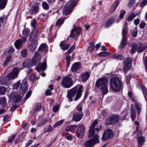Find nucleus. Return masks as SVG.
Masks as SVG:
<instances>
[{
    "instance_id": "nucleus-1",
    "label": "nucleus",
    "mask_w": 147,
    "mask_h": 147,
    "mask_svg": "<svg viewBox=\"0 0 147 147\" xmlns=\"http://www.w3.org/2000/svg\"><path fill=\"white\" fill-rule=\"evenodd\" d=\"M84 87L82 85L78 84L70 89L67 94V97L69 102L78 100L81 97Z\"/></svg>"
},
{
    "instance_id": "nucleus-2",
    "label": "nucleus",
    "mask_w": 147,
    "mask_h": 147,
    "mask_svg": "<svg viewBox=\"0 0 147 147\" xmlns=\"http://www.w3.org/2000/svg\"><path fill=\"white\" fill-rule=\"evenodd\" d=\"M41 59L40 54L39 53L38 51H36L35 52L31 61V63L33 65H37L36 68V69L38 71H40L42 70H45L47 68L46 62L45 61L41 63Z\"/></svg>"
},
{
    "instance_id": "nucleus-3",
    "label": "nucleus",
    "mask_w": 147,
    "mask_h": 147,
    "mask_svg": "<svg viewBox=\"0 0 147 147\" xmlns=\"http://www.w3.org/2000/svg\"><path fill=\"white\" fill-rule=\"evenodd\" d=\"M108 79L105 76L99 78L96 82L95 86L98 88L100 87V90L103 95L108 92Z\"/></svg>"
},
{
    "instance_id": "nucleus-4",
    "label": "nucleus",
    "mask_w": 147,
    "mask_h": 147,
    "mask_svg": "<svg viewBox=\"0 0 147 147\" xmlns=\"http://www.w3.org/2000/svg\"><path fill=\"white\" fill-rule=\"evenodd\" d=\"M110 87L113 91L117 92L123 89V85L121 79L117 77H113L110 80Z\"/></svg>"
},
{
    "instance_id": "nucleus-5",
    "label": "nucleus",
    "mask_w": 147,
    "mask_h": 147,
    "mask_svg": "<svg viewBox=\"0 0 147 147\" xmlns=\"http://www.w3.org/2000/svg\"><path fill=\"white\" fill-rule=\"evenodd\" d=\"M31 26L33 29L29 36V41L30 42L37 40L36 39L38 33L39 29V24L37 23V21L34 18L31 20Z\"/></svg>"
},
{
    "instance_id": "nucleus-6",
    "label": "nucleus",
    "mask_w": 147,
    "mask_h": 147,
    "mask_svg": "<svg viewBox=\"0 0 147 147\" xmlns=\"http://www.w3.org/2000/svg\"><path fill=\"white\" fill-rule=\"evenodd\" d=\"M121 119L120 116L114 114L109 117L106 121L107 125H114L118 123Z\"/></svg>"
},
{
    "instance_id": "nucleus-7",
    "label": "nucleus",
    "mask_w": 147,
    "mask_h": 147,
    "mask_svg": "<svg viewBox=\"0 0 147 147\" xmlns=\"http://www.w3.org/2000/svg\"><path fill=\"white\" fill-rule=\"evenodd\" d=\"M99 142V136L96 134L92 138L86 141L84 146L85 147H94L96 144Z\"/></svg>"
},
{
    "instance_id": "nucleus-8",
    "label": "nucleus",
    "mask_w": 147,
    "mask_h": 147,
    "mask_svg": "<svg viewBox=\"0 0 147 147\" xmlns=\"http://www.w3.org/2000/svg\"><path fill=\"white\" fill-rule=\"evenodd\" d=\"M114 133L111 129L105 130L103 134L101 140L104 142L111 140L114 137Z\"/></svg>"
},
{
    "instance_id": "nucleus-9",
    "label": "nucleus",
    "mask_w": 147,
    "mask_h": 147,
    "mask_svg": "<svg viewBox=\"0 0 147 147\" xmlns=\"http://www.w3.org/2000/svg\"><path fill=\"white\" fill-rule=\"evenodd\" d=\"M73 81L72 78L68 76H66L64 77L61 82V84L63 87L69 88L72 85Z\"/></svg>"
},
{
    "instance_id": "nucleus-10",
    "label": "nucleus",
    "mask_w": 147,
    "mask_h": 147,
    "mask_svg": "<svg viewBox=\"0 0 147 147\" xmlns=\"http://www.w3.org/2000/svg\"><path fill=\"white\" fill-rule=\"evenodd\" d=\"M81 33V28L75 26L71 30V33L69 37L72 38H75L76 36L80 35Z\"/></svg>"
},
{
    "instance_id": "nucleus-11",
    "label": "nucleus",
    "mask_w": 147,
    "mask_h": 147,
    "mask_svg": "<svg viewBox=\"0 0 147 147\" xmlns=\"http://www.w3.org/2000/svg\"><path fill=\"white\" fill-rule=\"evenodd\" d=\"M85 133V127L84 125H80L78 127L76 135L78 138H82Z\"/></svg>"
},
{
    "instance_id": "nucleus-12",
    "label": "nucleus",
    "mask_w": 147,
    "mask_h": 147,
    "mask_svg": "<svg viewBox=\"0 0 147 147\" xmlns=\"http://www.w3.org/2000/svg\"><path fill=\"white\" fill-rule=\"evenodd\" d=\"M28 86L26 80H24L22 83L20 90H21L22 94L24 95L27 92Z\"/></svg>"
},
{
    "instance_id": "nucleus-13",
    "label": "nucleus",
    "mask_w": 147,
    "mask_h": 147,
    "mask_svg": "<svg viewBox=\"0 0 147 147\" xmlns=\"http://www.w3.org/2000/svg\"><path fill=\"white\" fill-rule=\"evenodd\" d=\"M83 115V113L82 112H76L74 115L72 119L75 121H78L82 119Z\"/></svg>"
},
{
    "instance_id": "nucleus-14",
    "label": "nucleus",
    "mask_w": 147,
    "mask_h": 147,
    "mask_svg": "<svg viewBox=\"0 0 147 147\" xmlns=\"http://www.w3.org/2000/svg\"><path fill=\"white\" fill-rule=\"evenodd\" d=\"M31 42H32L30 44L29 46V50L31 52H33L35 51L36 48L38 41L37 40H34Z\"/></svg>"
},
{
    "instance_id": "nucleus-15",
    "label": "nucleus",
    "mask_w": 147,
    "mask_h": 147,
    "mask_svg": "<svg viewBox=\"0 0 147 147\" xmlns=\"http://www.w3.org/2000/svg\"><path fill=\"white\" fill-rule=\"evenodd\" d=\"M81 67L80 62H77L74 63L72 65L71 67V71L73 72H75L78 70Z\"/></svg>"
},
{
    "instance_id": "nucleus-16",
    "label": "nucleus",
    "mask_w": 147,
    "mask_h": 147,
    "mask_svg": "<svg viewBox=\"0 0 147 147\" xmlns=\"http://www.w3.org/2000/svg\"><path fill=\"white\" fill-rule=\"evenodd\" d=\"M39 7L38 5H33L31 8L29 12L32 15L33 14H36L38 12Z\"/></svg>"
},
{
    "instance_id": "nucleus-17",
    "label": "nucleus",
    "mask_w": 147,
    "mask_h": 147,
    "mask_svg": "<svg viewBox=\"0 0 147 147\" xmlns=\"http://www.w3.org/2000/svg\"><path fill=\"white\" fill-rule=\"evenodd\" d=\"M115 19L113 17L109 18L108 19L105 24V27L106 28H108L110 27L114 22Z\"/></svg>"
},
{
    "instance_id": "nucleus-18",
    "label": "nucleus",
    "mask_w": 147,
    "mask_h": 147,
    "mask_svg": "<svg viewBox=\"0 0 147 147\" xmlns=\"http://www.w3.org/2000/svg\"><path fill=\"white\" fill-rule=\"evenodd\" d=\"M138 147H142L145 142L144 138L142 136H139L137 138Z\"/></svg>"
},
{
    "instance_id": "nucleus-19",
    "label": "nucleus",
    "mask_w": 147,
    "mask_h": 147,
    "mask_svg": "<svg viewBox=\"0 0 147 147\" xmlns=\"http://www.w3.org/2000/svg\"><path fill=\"white\" fill-rule=\"evenodd\" d=\"M47 45L46 43H43L40 45L39 47L38 51L42 53H46L48 51L47 49Z\"/></svg>"
},
{
    "instance_id": "nucleus-20",
    "label": "nucleus",
    "mask_w": 147,
    "mask_h": 147,
    "mask_svg": "<svg viewBox=\"0 0 147 147\" xmlns=\"http://www.w3.org/2000/svg\"><path fill=\"white\" fill-rule=\"evenodd\" d=\"M127 43V41L125 36H122V39L119 46V48L122 49L125 47Z\"/></svg>"
},
{
    "instance_id": "nucleus-21",
    "label": "nucleus",
    "mask_w": 147,
    "mask_h": 147,
    "mask_svg": "<svg viewBox=\"0 0 147 147\" xmlns=\"http://www.w3.org/2000/svg\"><path fill=\"white\" fill-rule=\"evenodd\" d=\"M137 45L138 49L137 52L138 53H140L142 52L147 48L146 47L143 46V44L141 43L138 44Z\"/></svg>"
},
{
    "instance_id": "nucleus-22",
    "label": "nucleus",
    "mask_w": 147,
    "mask_h": 147,
    "mask_svg": "<svg viewBox=\"0 0 147 147\" xmlns=\"http://www.w3.org/2000/svg\"><path fill=\"white\" fill-rule=\"evenodd\" d=\"M90 76V74L88 72H86L81 75V81L85 82L88 79Z\"/></svg>"
},
{
    "instance_id": "nucleus-23",
    "label": "nucleus",
    "mask_w": 147,
    "mask_h": 147,
    "mask_svg": "<svg viewBox=\"0 0 147 147\" xmlns=\"http://www.w3.org/2000/svg\"><path fill=\"white\" fill-rule=\"evenodd\" d=\"M59 46L62 50H66L68 49L70 45L69 44L65 45V42L63 41H61Z\"/></svg>"
},
{
    "instance_id": "nucleus-24",
    "label": "nucleus",
    "mask_w": 147,
    "mask_h": 147,
    "mask_svg": "<svg viewBox=\"0 0 147 147\" xmlns=\"http://www.w3.org/2000/svg\"><path fill=\"white\" fill-rule=\"evenodd\" d=\"M39 121L40 122L38 124V127H41L45 125L48 121L46 119H43L42 117H39Z\"/></svg>"
},
{
    "instance_id": "nucleus-25",
    "label": "nucleus",
    "mask_w": 147,
    "mask_h": 147,
    "mask_svg": "<svg viewBox=\"0 0 147 147\" xmlns=\"http://www.w3.org/2000/svg\"><path fill=\"white\" fill-rule=\"evenodd\" d=\"M119 4V1L118 0L115 1L112 5L111 8L110 9V11L112 13L114 11L117 6Z\"/></svg>"
},
{
    "instance_id": "nucleus-26",
    "label": "nucleus",
    "mask_w": 147,
    "mask_h": 147,
    "mask_svg": "<svg viewBox=\"0 0 147 147\" xmlns=\"http://www.w3.org/2000/svg\"><path fill=\"white\" fill-rule=\"evenodd\" d=\"M72 9L71 7L68 5L67 7H65L63 9V14L65 16H67L69 14Z\"/></svg>"
},
{
    "instance_id": "nucleus-27",
    "label": "nucleus",
    "mask_w": 147,
    "mask_h": 147,
    "mask_svg": "<svg viewBox=\"0 0 147 147\" xmlns=\"http://www.w3.org/2000/svg\"><path fill=\"white\" fill-rule=\"evenodd\" d=\"M110 57L116 60L119 59L120 60H122L124 58V57L122 55H116L115 54L111 55Z\"/></svg>"
},
{
    "instance_id": "nucleus-28",
    "label": "nucleus",
    "mask_w": 147,
    "mask_h": 147,
    "mask_svg": "<svg viewBox=\"0 0 147 147\" xmlns=\"http://www.w3.org/2000/svg\"><path fill=\"white\" fill-rule=\"evenodd\" d=\"M135 108L138 115H139L141 112L142 108V105L141 104L136 103H135Z\"/></svg>"
},
{
    "instance_id": "nucleus-29",
    "label": "nucleus",
    "mask_w": 147,
    "mask_h": 147,
    "mask_svg": "<svg viewBox=\"0 0 147 147\" xmlns=\"http://www.w3.org/2000/svg\"><path fill=\"white\" fill-rule=\"evenodd\" d=\"M88 133V138L90 139L93 137L95 134L94 128L90 127Z\"/></svg>"
},
{
    "instance_id": "nucleus-30",
    "label": "nucleus",
    "mask_w": 147,
    "mask_h": 147,
    "mask_svg": "<svg viewBox=\"0 0 147 147\" xmlns=\"http://www.w3.org/2000/svg\"><path fill=\"white\" fill-rule=\"evenodd\" d=\"M7 1L8 0H0V11L5 8Z\"/></svg>"
},
{
    "instance_id": "nucleus-31",
    "label": "nucleus",
    "mask_w": 147,
    "mask_h": 147,
    "mask_svg": "<svg viewBox=\"0 0 147 147\" xmlns=\"http://www.w3.org/2000/svg\"><path fill=\"white\" fill-rule=\"evenodd\" d=\"M139 84H140L141 86L144 96L146 100L147 101V99L146 98V97L147 98V89L145 87L144 85H142L140 83H139Z\"/></svg>"
},
{
    "instance_id": "nucleus-32",
    "label": "nucleus",
    "mask_w": 147,
    "mask_h": 147,
    "mask_svg": "<svg viewBox=\"0 0 147 147\" xmlns=\"http://www.w3.org/2000/svg\"><path fill=\"white\" fill-rule=\"evenodd\" d=\"M22 39H19L17 40L14 43L15 46L17 49H19L22 46Z\"/></svg>"
},
{
    "instance_id": "nucleus-33",
    "label": "nucleus",
    "mask_w": 147,
    "mask_h": 147,
    "mask_svg": "<svg viewBox=\"0 0 147 147\" xmlns=\"http://www.w3.org/2000/svg\"><path fill=\"white\" fill-rule=\"evenodd\" d=\"M132 66L131 64H124V65L123 68V70L125 74L130 69Z\"/></svg>"
},
{
    "instance_id": "nucleus-34",
    "label": "nucleus",
    "mask_w": 147,
    "mask_h": 147,
    "mask_svg": "<svg viewBox=\"0 0 147 147\" xmlns=\"http://www.w3.org/2000/svg\"><path fill=\"white\" fill-rule=\"evenodd\" d=\"M7 100L6 98L4 97L0 98V105H1V106L4 107L6 106L7 105Z\"/></svg>"
},
{
    "instance_id": "nucleus-35",
    "label": "nucleus",
    "mask_w": 147,
    "mask_h": 147,
    "mask_svg": "<svg viewBox=\"0 0 147 147\" xmlns=\"http://www.w3.org/2000/svg\"><path fill=\"white\" fill-rule=\"evenodd\" d=\"M111 55V54L109 52L104 51H102L98 54V55L99 57H106L110 56Z\"/></svg>"
},
{
    "instance_id": "nucleus-36",
    "label": "nucleus",
    "mask_w": 147,
    "mask_h": 147,
    "mask_svg": "<svg viewBox=\"0 0 147 147\" xmlns=\"http://www.w3.org/2000/svg\"><path fill=\"white\" fill-rule=\"evenodd\" d=\"M30 33V31L28 28H26L25 26H24V29L22 31V34L23 36H28Z\"/></svg>"
},
{
    "instance_id": "nucleus-37",
    "label": "nucleus",
    "mask_w": 147,
    "mask_h": 147,
    "mask_svg": "<svg viewBox=\"0 0 147 147\" xmlns=\"http://www.w3.org/2000/svg\"><path fill=\"white\" fill-rule=\"evenodd\" d=\"M7 77L9 80H13L17 77V76L11 72L7 75Z\"/></svg>"
},
{
    "instance_id": "nucleus-38",
    "label": "nucleus",
    "mask_w": 147,
    "mask_h": 147,
    "mask_svg": "<svg viewBox=\"0 0 147 147\" xmlns=\"http://www.w3.org/2000/svg\"><path fill=\"white\" fill-rule=\"evenodd\" d=\"M94 43L92 42L90 43V45L88 48V51L89 52H91L94 49Z\"/></svg>"
},
{
    "instance_id": "nucleus-39",
    "label": "nucleus",
    "mask_w": 147,
    "mask_h": 147,
    "mask_svg": "<svg viewBox=\"0 0 147 147\" xmlns=\"http://www.w3.org/2000/svg\"><path fill=\"white\" fill-rule=\"evenodd\" d=\"M12 59V56L9 55L7 56L6 59L5 61L3 63V65L5 66H7L9 63L10 62V60Z\"/></svg>"
},
{
    "instance_id": "nucleus-40",
    "label": "nucleus",
    "mask_w": 147,
    "mask_h": 147,
    "mask_svg": "<svg viewBox=\"0 0 147 147\" xmlns=\"http://www.w3.org/2000/svg\"><path fill=\"white\" fill-rule=\"evenodd\" d=\"M138 49V45L137 44H134L131 48V54H133L135 53L136 50Z\"/></svg>"
},
{
    "instance_id": "nucleus-41",
    "label": "nucleus",
    "mask_w": 147,
    "mask_h": 147,
    "mask_svg": "<svg viewBox=\"0 0 147 147\" xmlns=\"http://www.w3.org/2000/svg\"><path fill=\"white\" fill-rule=\"evenodd\" d=\"M0 83L4 85H7V79L6 78H0Z\"/></svg>"
},
{
    "instance_id": "nucleus-42",
    "label": "nucleus",
    "mask_w": 147,
    "mask_h": 147,
    "mask_svg": "<svg viewBox=\"0 0 147 147\" xmlns=\"http://www.w3.org/2000/svg\"><path fill=\"white\" fill-rule=\"evenodd\" d=\"M16 136V135L15 134H13L11 136H9L8 140V142L9 143L12 142L15 139Z\"/></svg>"
},
{
    "instance_id": "nucleus-43",
    "label": "nucleus",
    "mask_w": 147,
    "mask_h": 147,
    "mask_svg": "<svg viewBox=\"0 0 147 147\" xmlns=\"http://www.w3.org/2000/svg\"><path fill=\"white\" fill-rule=\"evenodd\" d=\"M64 21V19L63 18H60L57 21L55 25L56 26H59L63 24Z\"/></svg>"
},
{
    "instance_id": "nucleus-44",
    "label": "nucleus",
    "mask_w": 147,
    "mask_h": 147,
    "mask_svg": "<svg viewBox=\"0 0 147 147\" xmlns=\"http://www.w3.org/2000/svg\"><path fill=\"white\" fill-rule=\"evenodd\" d=\"M53 127L50 125H48L46 128H45V132H51L53 130Z\"/></svg>"
},
{
    "instance_id": "nucleus-45",
    "label": "nucleus",
    "mask_w": 147,
    "mask_h": 147,
    "mask_svg": "<svg viewBox=\"0 0 147 147\" xmlns=\"http://www.w3.org/2000/svg\"><path fill=\"white\" fill-rule=\"evenodd\" d=\"M14 98L15 99L14 102L16 103L21 100L22 97L20 95H15L14 96Z\"/></svg>"
},
{
    "instance_id": "nucleus-46",
    "label": "nucleus",
    "mask_w": 147,
    "mask_h": 147,
    "mask_svg": "<svg viewBox=\"0 0 147 147\" xmlns=\"http://www.w3.org/2000/svg\"><path fill=\"white\" fill-rule=\"evenodd\" d=\"M136 16V15L135 13H132L129 16L127 20L128 22L132 21Z\"/></svg>"
},
{
    "instance_id": "nucleus-47",
    "label": "nucleus",
    "mask_w": 147,
    "mask_h": 147,
    "mask_svg": "<svg viewBox=\"0 0 147 147\" xmlns=\"http://www.w3.org/2000/svg\"><path fill=\"white\" fill-rule=\"evenodd\" d=\"M123 62L124 64H132V61H131V59L129 57L127 58L125 60H124Z\"/></svg>"
},
{
    "instance_id": "nucleus-48",
    "label": "nucleus",
    "mask_w": 147,
    "mask_h": 147,
    "mask_svg": "<svg viewBox=\"0 0 147 147\" xmlns=\"http://www.w3.org/2000/svg\"><path fill=\"white\" fill-rule=\"evenodd\" d=\"M77 1V0H72L70 4L68 6L73 9L76 5V1Z\"/></svg>"
},
{
    "instance_id": "nucleus-49",
    "label": "nucleus",
    "mask_w": 147,
    "mask_h": 147,
    "mask_svg": "<svg viewBox=\"0 0 147 147\" xmlns=\"http://www.w3.org/2000/svg\"><path fill=\"white\" fill-rule=\"evenodd\" d=\"M64 120H61L56 122L53 125L54 127H57L61 124L64 122Z\"/></svg>"
},
{
    "instance_id": "nucleus-50",
    "label": "nucleus",
    "mask_w": 147,
    "mask_h": 147,
    "mask_svg": "<svg viewBox=\"0 0 147 147\" xmlns=\"http://www.w3.org/2000/svg\"><path fill=\"white\" fill-rule=\"evenodd\" d=\"M6 88L4 86H0V94L3 95L5 94L6 91Z\"/></svg>"
},
{
    "instance_id": "nucleus-51",
    "label": "nucleus",
    "mask_w": 147,
    "mask_h": 147,
    "mask_svg": "<svg viewBox=\"0 0 147 147\" xmlns=\"http://www.w3.org/2000/svg\"><path fill=\"white\" fill-rule=\"evenodd\" d=\"M136 0H129L127 5V7H131L135 2Z\"/></svg>"
},
{
    "instance_id": "nucleus-52",
    "label": "nucleus",
    "mask_w": 147,
    "mask_h": 147,
    "mask_svg": "<svg viewBox=\"0 0 147 147\" xmlns=\"http://www.w3.org/2000/svg\"><path fill=\"white\" fill-rule=\"evenodd\" d=\"M20 71L18 68L15 67L13 69L12 72L17 76Z\"/></svg>"
},
{
    "instance_id": "nucleus-53",
    "label": "nucleus",
    "mask_w": 147,
    "mask_h": 147,
    "mask_svg": "<svg viewBox=\"0 0 147 147\" xmlns=\"http://www.w3.org/2000/svg\"><path fill=\"white\" fill-rule=\"evenodd\" d=\"M42 6L43 9L47 10L49 9V6L47 3L45 2H44L42 3Z\"/></svg>"
},
{
    "instance_id": "nucleus-54",
    "label": "nucleus",
    "mask_w": 147,
    "mask_h": 147,
    "mask_svg": "<svg viewBox=\"0 0 147 147\" xmlns=\"http://www.w3.org/2000/svg\"><path fill=\"white\" fill-rule=\"evenodd\" d=\"M22 55L23 57H26L27 55V53L26 50L24 49L22 50L21 51Z\"/></svg>"
},
{
    "instance_id": "nucleus-55",
    "label": "nucleus",
    "mask_w": 147,
    "mask_h": 147,
    "mask_svg": "<svg viewBox=\"0 0 147 147\" xmlns=\"http://www.w3.org/2000/svg\"><path fill=\"white\" fill-rule=\"evenodd\" d=\"M75 47L74 45L72 46L70 48L67 50V54H69L71 53L73 50L75 49Z\"/></svg>"
},
{
    "instance_id": "nucleus-56",
    "label": "nucleus",
    "mask_w": 147,
    "mask_h": 147,
    "mask_svg": "<svg viewBox=\"0 0 147 147\" xmlns=\"http://www.w3.org/2000/svg\"><path fill=\"white\" fill-rule=\"evenodd\" d=\"M131 75L129 74L127 75V76L126 82L127 84H129L130 83V80L131 79Z\"/></svg>"
},
{
    "instance_id": "nucleus-57",
    "label": "nucleus",
    "mask_w": 147,
    "mask_h": 147,
    "mask_svg": "<svg viewBox=\"0 0 147 147\" xmlns=\"http://www.w3.org/2000/svg\"><path fill=\"white\" fill-rule=\"evenodd\" d=\"M126 11L125 10L121 11L119 17L121 19L123 18L124 15Z\"/></svg>"
},
{
    "instance_id": "nucleus-58",
    "label": "nucleus",
    "mask_w": 147,
    "mask_h": 147,
    "mask_svg": "<svg viewBox=\"0 0 147 147\" xmlns=\"http://www.w3.org/2000/svg\"><path fill=\"white\" fill-rule=\"evenodd\" d=\"M147 4V0H143L140 3V6L142 7H143L144 6L146 5Z\"/></svg>"
},
{
    "instance_id": "nucleus-59",
    "label": "nucleus",
    "mask_w": 147,
    "mask_h": 147,
    "mask_svg": "<svg viewBox=\"0 0 147 147\" xmlns=\"http://www.w3.org/2000/svg\"><path fill=\"white\" fill-rule=\"evenodd\" d=\"M18 107V106L16 104L13 105L12 106V107L9 110V111L11 112H13V111L16 109Z\"/></svg>"
},
{
    "instance_id": "nucleus-60",
    "label": "nucleus",
    "mask_w": 147,
    "mask_h": 147,
    "mask_svg": "<svg viewBox=\"0 0 147 147\" xmlns=\"http://www.w3.org/2000/svg\"><path fill=\"white\" fill-rule=\"evenodd\" d=\"M127 29L125 27L123 28L122 31V36H125V35L127 33Z\"/></svg>"
},
{
    "instance_id": "nucleus-61",
    "label": "nucleus",
    "mask_w": 147,
    "mask_h": 147,
    "mask_svg": "<svg viewBox=\"0 0 147 147\" xmlns=\"http://www.w3.org/2000/svg\"><path fill=\"white\" fill-rule=\"evenodd\" d=\"M15 51L13 47L12 46H10L9 50L7 51V52L8 53H12Z\"/></svg>"
},
{
    "instance_id": "nucleus-62",
    "label": "nucleus",
    "mask_w": 147,
    "mask_h": 147,
    "mask_svg": "<svg viewBox=\"0 0 147 147\" xmlns=\"http://www.w3.org/2000/svg\"><path fill=\"white\" fill-rule=\"evenodd\" d=\"M98 121L96 120L94 121L93 122L92 125L90 126V127L93 128L94 129L95 125L97 124Z\"/></svg>"
},
{
    "instance_id": "nucleus-63",
    "label": "nucleus",
    "mask_w": 147,
    "mask_h": 147,
    "mask_svg": "<svg viewBox=\"0 0 147 147\" xmlns=\"http://www.w3.org/2000/svg\"><path fill=\"white\" fill-rule=\"evenodd\" d=\"M77 110L80 112H81L82 110V107L81 105H78L76 107Z\"/></svg>"
},
{
    "instance_id": "nucleus-64",
    "label": "nucleus",
    "mask_w": 147,
    "mask_h": 147,
    "mask_svg": "<svg viewBox=\"0 0 147 147\" xmlns=\"http://www.w3.org/2000/svg\"><path fill=\"white\" fill-rule=\"evenodd\" d=\"M53 110L54 112H56L59 110V106L57 105L54 106Z\"/></svg>"
}]
</instances>
